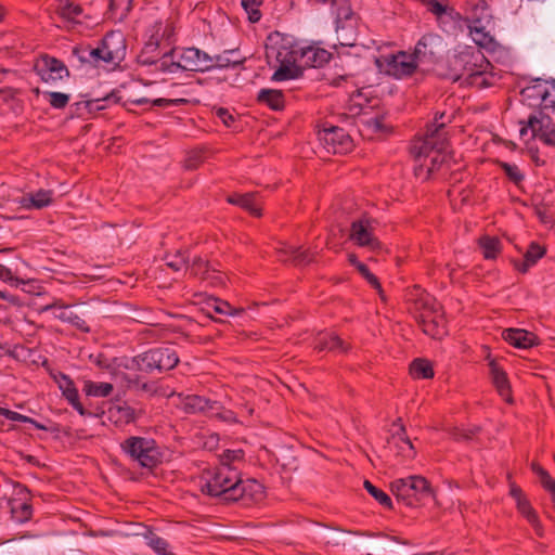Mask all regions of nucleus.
Listing matches in <instances>:
<instances>
[{
  "mask_svg": "<svg viewBox=\"0 0 555 555\" xmlns=\"http://www.w3.org/2000/svg\"><path fill=\"white\" fill-rule=\"evenodd\" d=\"M390 490L398 503L409 507H416L434 495L428 480L422 476L397 479L390 483Z\"/></svg>",
  "mask_w": 555,
  "mask_h": 555,
  "instance_id": "obj_5",
  "label": "nucleus"
},
{
  "mask_svg": "<svg viewBox=\"0 0 555 555\" xmlns=\"http://www.w3.org/2000/svg\"><path fill=\"white\" fill-rule=\"evenodd\" d=\"M314 349L319 351H335L338 353H345L349 349V345L346 344L335 333H321L315 338Z\"/></svg>",
  "mask_w": 555,
  "mask_h": 555,
  "instance_id": "obj_31",
  "label": "nucleus"
},
{
  "mask_svg": "<svg viewBox=\"0 0 555 555\" xmlns=\"http://www.w3.org/2000/svg\"><path fill=\"white\" fill-rule=\"evenodd\" d=\"M178 52L179 48L175 46L164 50L160 56L151 65L153 67L152 72L163 74H177L181 72Z\"/></svg>",
  "mask_w": 555,
  "mask_h": 555,
  "instance_id": "obj_27",
  "label": "nucleus"
},
{
  "mask_svg": "<svg viewBox=\"0 0 555 555\" xmlns=\"http://www.w3.org/2000/svg\"><path fill=\"white\" fill-rule=\"evenodd\" d=\"M486 16H488V18H493L491 10L488 7L487 2L481 1L473 8L472 15L467 20H481L482 17Z\"/></svg>",
  "mask_w": 555,
  "mask_h": 555,
  "instance_id": "obj_53",
  "label": "nucleus"
},
{
  "mask_svg": "<svg viewBox=\"0 0 555 555\" xmlns=\"http://www.w3.org/2000/svg\"><path fill=\"white\" fill-rule=\"evenodd\" d=\"M218 418L227 422V423H237V418H236V415L233 411L231 410H225V409H222L220 412H217L215 414Z\"/></svg>",
  "mask_w": 555,
  "mask_h": 555,
  "instance_id": "obj_58",
  "label": "nucleus"
},
{
  "mask_svg": "<svg viewBox=\"0 0 555 555\" xmlns=\"http://www.w3.org/2000/svg\"><path fill=\"white\" fill-rule=\"evenodd\" d=\"M178 55L181 70L202 73L211 70V55L197 48H179Z\"/></svg>",
  "mask_w": 555,
  "mask_h": 555,
  "instance_id": "obj_18",
  "label": "nucleus"
},
{
  "mask_svg": "<svg viewBox=\"0 0 555 555\" xmlns=\"http://www.w3.org/2000/svg\"><path fill=\"white\" fill-rule=\"evenodd\" d=\"M147 545L159 555H173L168 548V542L157 535L155 532L149 530L145 534Z\"/></svg>",
  "mask_w": 555,
  "mask_h": 555,
  "instance_id": "obj_45",
  "label": "nucleus"
},
{
  "mask_svg": "<svg viewBox=\"0 0 555 555\" xmlns=\"http://www.w3.org/2000/svg\"><path fill=\"white\" fill-rule=\"evenodd\" d=\"M179 405L188 414L208 413L220 409L217 401L197 395H179Z\"/></svg>",
  "mask_w": 555,
  "mask_h": 555,
  "instance_id": "obj_23",
  "label": "nucleus"
},
{
  "mask_svg": "<svg viewBox=\"0 0 555 555\" xmlns=\"http://www.w3.org/2000/svg\"><path fill=\"white\" fill-rule=\"evenodd\" d=\"M203 162H204V159H201L199 156H197V155H190L184 160V167L186 169H189V170H194V169H197Z\"/></svg>",
  "mask_w": 555,
  "mask_h": 555,
  "instance_id": "obj_60",
  "label": "nucleus"
},
{
  "mask_svg": "<svg viewBox=\"0 0 555 555\" xmlns=\"http://www.w3.org/2000/svg\"><path fill=\"white\" fill-rule=\"evenodd\" d=\"M56 307L60 309V312L56 314L57 319L74 325L75 327L85 333L90 332V327L87 324V322L80 315L74 312L68 306H63L59 305L57 302H54L53 305L48 306L47 309H52Z\"/></svg>",
  "mask_w": 555,
  "mask_h": 555,
  "instance_id": "obj_37",
  "label": "nucleus"
},
{
  "mask_svg": "<svg viewBox=\"0 0 555 555\" xmlns=\"http://www.w3.org/2000/svg\"><path fill=\"white\" fill-rule=\"evenodd\" d=\"M377 221L371 217L362 216L350 224L349 240L357 246L367 248L370 251L382 249V243L375 234Z\"/></svg>",
  "mask_w": 555,
  "mask_h": 555,
  "instance_id": "obj_12",
  "label": "nucleus"
},
{
  "mask_svg": "<svg viewBox=\"0 0 555 555\" xmlns=\"http://www.w3.org/2000/svg\"><path fill=\"white\" fill-rule=\"evenodd\" d=\"M519 134L524 138L529 131L531 138H538L544 144L555 147V124L543 109H537L528 117L527 121L520 120Z\"/></svg>",
  "mask_w": 555,
  "mask_h": 555,
  "instance_id": "obj_10",
  "label": "nucleus"
},
{
  "mask_svg": "<svg viewBox=\"0 0 555 555\" xmlns=\"http://www.w3.org/2000/svg\"><path fill=\"white\" fill-rule=\"evenodd\" d=\"M81 54L79 59L81 62H87L93 64L94 66H99L101 64H105L104 54L102 52L101 44L96 48L86 47L80 50Z\"/></svg>",
  "mask_w": 555,
  "mask_h": 555,
  "instance_id": "obj_44",
  "label": "nucleus"
},
{
  "mask_svg": "<svg viewBox=\"0 0 555 555\" xmlns=\"http://www.w3.org/2000/svg\"><path fill=\"white\" fill-rule=\"evenodd\" d=\"M164 52V49L158 47V43H153L152 41H145L141 52L138 55V63L143 66L153 65L154 61L160 56Z\"/></svg>",
  "mask_w": 555,
  "mask_h": 555,
  "instance_id": "obj_41",
  "label": "nucleus"
},
{
  "mask_svg": "<svg viewBox=\"0 0 555 555\" xmlns=\"http://www.w3.org/2000/svg\"><path fill=\"white\" fill-rule=\"evenodd\" d=\"M147 40L166 50L173 47L175 29L170 23L155 21L146 30Z\"/></svg>",
  "mask_w": 555,
  "mask_h": 555,
  "instance_id": "obj_25",
  "label": "nucleus"
},
{
  "mask_svg": "<svg viewBox=\"0 0 555 555\" xmlns=\"http://www.w3.org/2000/svg\"><path fill=\"white\" fill-rule=\"evenodd\" d=\"M546 250L538 243L532 242L527 251L524 255L522 260H514V267L520 273H527L528 270L533 267L539 259L545 255Z\"/></svg>",
  "mask_w": 555,
  "mask_h": 555,
  "instance_id": "obj_33",
  "label": "nucleus"
},
{
  "mask_svg": "<svg viewBox=\"0 0 555 555\" xmlns=\"http://www.w3.org/2000/svg\"><path fill=\"white\" fill-rule=\"evenodd\" d=\"M332 14L335 15V30L338 43L352 47L358 37V17L353 13L349 0H332Z\"/></svg>",
  "mask_w": 555,
  "mask_h": 555,
  "instance_id": "obj_9",
  "label": "nucleus"
},
{
  "mask_svg": "<svg viewBox=\"0 0 555 555\" xmlns=\"http://www.w3.org/2000/svg\"><path fill=\"white\" fill-rule=\"evenodd\" d=\"M16 494L21 498H12L8 504L12 518L20 524L28 521L33 516V506L29 502V492L26 487L17 483L15 486Z\"/></svg>",
  "mask_w": 555,
  "mask_h": 555,
  "instance_id": "obj_22",
  "label": "nucleus"
},
{
  "mask_svg": "<svg viewBox=\"0 0 555 555\" xmlns=\"http://www.w3.org/2000/svg\"><path fill=\"white\" fill-rule=\"evenodd\" d=\"M397 424L399 425V431L391 436L390 442L396 446L398 454L405 460H412L416 455L414 446L405 434V427L401 423V418H398L393 425Z\"/></svg>",
  "mask_w": 555,
  "mask_h": 555,
  "instance_id": "obj_29",
  "label": "nucleus"
},
{
  "mask_svg": "<svg viewBox=\"0 0 555 555\" xmlns=\"http://www.w3.org/2000/svg\"><path fill=\"white\" fill-rule=\"evenodd\" d=\"M211 307L216 313L225 315L233 314V308L227 301L214 299V304L211 305Z\"/></svg>",
  "mask_w": 555,
  "mask_h": 555,
  "instance_id": "obj_55",
  "label": "nucleus"
},
{
  "mask_svg": "<svg viewBox=\"0 0 555 555\" xmlns=\"http://www.w3.org/2000/svg\"><path fill=\"white\" fill-rule=\"evenodd\" d=\"M0 280L12 284L18 283V279L14 278L13 272L2 264H0Z\"/></svg>",
  "mask_w": 555,
  "mask_h": 555,
  "instance_id": "obj_59",
  "label": "nucleus"
},
{
  "mask_svg": "<svg viewBox=\"0 0 555 555\" xmlns=\"http://www.w3.org/2000/svg\"><path fill=\"white\" fill-rule=\"evenodd\" d=\"M365 490L385 508L392 509V501L390 496L382 489L375 487L371 481L365 480L363 483Z\"/></svg>",
  "mask_w": 555,
  "mask_h": 555,
  "instance_id": "obj_46",
  "label": "nucleus"
},
{
  "mask_svg": "<svg viewBox=\"0 0 555 555\" xmlns=\"http://www.w3.org/2000/svg\"><path fill=\"white\" fill-rule=\"evenodd\" d=\"M106 65H118L126 56V40L119 31H109L101 40Z\"/></svg>",
  "mask_w": 555,
  "mask_h": 555,
  "instance_id": "obj_20",
  "label": "nucleus"
},
{
  "mask_svg": "<svg viewBox=\"0 0 555 555\" xmlns=\"http://www.w3.org/2000/svg\"><path fill=\"white\" fill-rule=\"evenodd\" d=\"M132 0H109V9L112 11L118 10V9H125L128 10L131 5Z\"/></svg>",
  "mask_w": 555,
  "mask_h": 555,
  "instance_id": "obj_63",
  "label": "nucleus"
},
{
  "mask_svg": "<svg viewBox=\"0 0 555 555\" xmlns=\"http://www.w3.org/2000/svg\"><path fill=\"white\" fill-rule=\"evenodd\" d=\"M116 413L118 415V421L127 424L134 422L138 417L135 410L127 404L117 406Z\"/></svg>",
  "mask_w": 555,
  "mask_h": 555,
  "instance_id": "obj_52",
  "label": "nucleus"
},
{
  "mask_svg": "<svg viewBox=\"0 0 555 555\" xmlns=\"http://www.w3.org/2000/svg\"><path fill=\"white\" fill-rule=\"evenodd\" d=\"M244 62L245 57L241 56L237 50H225L220 54L211 55V70L235 68Z\"/></svg>",
  "mask_w": 555,
  "mask_h": 555,
  "instance_id": "obj_34",
  "label": "nucleus"
},
{
  "mask_svg": "<svg viewBox=\"0 0 555 555\" xmlns=\"http://www.w3.org/2000/svg\"><path fill=\"white\" fill-rule=\"evenodd\" d=\"M231 487L227 502H241L242 505L249 506L264 499L263 486L255 479H241L238 470Z\"/></svg>",
  "mask_w": 555,
  "mask_h": 555,
  "instance_id": "obj_13",
  "label": "nucleus"
},
{
  "mask_svg": "<svg viewBox=\"0 0 555 555\" xmlns=\"http://www.w3.org/2000/svg\"><path fill=\"white\" fill-rule=\"evenodd\" d=\"M244 456H245V453L242 449L224 450L220 454V465L219 466L237 467L235 464L243 463Z\"/></svg>",
  "mask_w": 555,
  "mask_h": 555,
  "instance_id": "obj_48",
  "label": "nucleus"
},
{
  "mask_svg": "<svg viewBox=\"0 0 555 555\" xmlns=\"http://www.w3.org/2000/svg\"><path fill=\"white\" fill-rule=\"evenodd\" d=\"M257 102L273 111H282L285 107L284 93L276 89H261L257 94Z\"/></svg>",
  "mask_w": 555,
  "mask_h": 555,
  "instance_id": "obj_35",
  "label": "nucleus"
},
{
  "mask_svg": "<svg viewBox=\"0 0 555 555\" xmlns=\"http://www.w3.org/2000/svg\"><path fill=\"white\" fill-rule=\"evenodd\" d=\"M241 3L244 10L248 13L250 22L256 23L260 20L261 13L258 8L262 3V0H242Z\"/></svg>",
  "mask_w": 555,
  "mask_h": 555,
  "instance_id": "obj_50",
  "label": "nucleus"
},
{
  "mask_svg": "<svg viewBox=\"0 0 555 555\" xmlns=\"http://www.w3.org/2000/svg\"><path fill=\"white\" fill-rule=\"evenodd\" d=\"M405 304L424 334L434 339H441L448 334L443 307L427 292L414 286L406 292Z\"/></svg>",
  "mask_w": 555,
  "mask_h": 555,
  "instance_id": "obj_3",
  "label": "nucleus"
},
{
  "mask_svg": "<svg viewBox=\"0 0 555 555\" xmlns=\"http://www.w3.org/2000/svg\"><path fill=\"white\" fill-rule=\"evenodd\" d=\"M217 116L222 120V122L227 127H230L234 122V117L225 108H218Z\"/></svg>",
  "mask_w": 555,
  "mask_h": 555,
  "instance_id": "obj_62",
  "label": "nucleus"
},
{
  "mask_svg": "<svg viewBox=\"0 0 555 555\" xmlns=\"http://www.w3.org/2000/svg\"><path fill=\"white\" fill-rule=\"evenodd\" d=\"M500 167L515 184H519L525 178L517 165L501 162Z\"/></svg>",
  "mask_w": 555,
  "mask_h": 555,
  "instance_id": "obj_51",
  "label": "nucleus"
},
{
  "mask_svg": "<svg viewBox=\"0 0 555 555\" xmlns=\"http://www.w3.org/2000/svg\"><path fill=\"white\" fill-rule=\"evenodd\" d=\"M503 338L516 348H530L537 344V336L522 328H506L503 331Z\"/></svg>",
  "mask_w": 555,
  "mask_h": 555,
  "instance_id": "obj_30",
  "label": "nucleus"
},
{
  "mask_svg": "<svg viewBox=\"0 0 555 555\" xmlns=\"http://www.w3.org/2000/svg\"><path fill=\"white\" fill-rule=\"evenodd\" d=\"M53 191L40 189L35 193H28L18 198L17 203L25 209H42L51 205Z\"/></svg>",
  "mask_w": 555,
  "mask_h": 555,
  "instance_id": "obj_28",
  "label": "nucleus"
},
{
  "mask_svg": "<svg viewBox=\"0 0 555 555\" xmlns=\"http://www.w3.org/2000/svg\"><path fill=\"white\" fill-rule=\"evenodd\" d=\"M228 202L242 207L255 217L261 216V208L254 193L235 194Z\"/></svg>",
  "mask_w": 555,
  "mask_h": 555,
  "instance_id": "obj_38",
  "label": "nucleus"
},
{
  "mask_svg": "<svg viewBox=\"0 0 555 555\" xmlns=\"http://www.w3.org/2000/svg\"><path fill=\"white\" fill-rule=\"evenodd\" d=\"M509 494L512 495V498H513L516 502H518V500H524V499H526V496H525V495H524V493H522V490H521L519 487L515 486V485H512V486H511Z\"/></svg>",
  "mask_w": 555,
  "mask_h": 555,
  "instance_id": "obj_64",
  "label": "nucleus"
},
{
  "mask_svg": "<svg viewBox=\"0 0 555 555\" xmlns=\"http://www.w3.org/2000/svg\"><path fill=\"white\" fill-rule=\"evenodd\" d=\"M114 387L111 383H95L92 380H85L82 391L90 397L106 398L111 396Z\"/></svg>",
  "mask_w": 555,
  "mask_h": 555,
  "instance_id": "obj_42",
  "label": "nucleus"
},
{
  "mask_svg": "<svg viewBox=\"0 0 555 555\" xmlns=\"http://www.w3.org/2000/svg\"><path fill=\"white\" fill-rule=\"evenodd\" d=\"M377 64L388 76L404 79L411 77L421 63L414 56V52L409 54L405 51H399L382 56V60H377Z\"/></svg>",
  "mask_w": 555,
  "mask_h": 555,
  "instance_id": "obj_11",
  "label": "nucleus"
},
{
  "mask_svg": "<svg viewBox=\"0 0 555 555\" xmlns=\"http://www.w3.org/2000/svg\"><path fill=\"white\" fill-rule=\"evenodd\" d=\"M188 260L189 255L185 250H177L173 255L168 254L165 256L166 266L173 271H180L181 269L185 268Z\"/></svg>",
  "mask_w": 555,
  "mask_h": 555,
  "instance_id": "obj_47",
  "label": "nucleus"
},
{
  "mask_svg": "<svg viewBox=\"0 0 555 555\" xmlns=\"http://www.w3.org/2000/svg\"><path fill=\"white\" fill-rule=\"evenodd\" d=\"M266 46V57L270 66H278L271 79L285 81L298 78L301 69L297 62H300L302 47H299L293 37L281 34L271 36Z\"/></svg>",
  "mask_w": 555,
  "mask_h": 555,
  "instance_id": "obj_4",
  "label": "nucleus"
},
{
  "mask_svg": "<svg viewBox=\"0 0 555 555\" xmlns=\"http://www.w3.org/2000/svg\"><path fill=\"white\" fill-rule=\"evenodd\" d=\"M490 373L492 383L495 386L499 395L508 403L513 402L511 386L506 373L498 365L496 362H490Z\"/></svg>",
  "mask_w": 555,
  "mask_h": 555,
  "instance_id": "obj_32",
  "label": "nucleus"
},
{
  "mask_svg": "<svg viewBox=\"0 0 555 555\" xmlns=\"http://www.w3.org/2000/svg\"><path fill=\"white\" fill-rule=\"evenodd\" d=\"M540 482L546 491H555V479L551 477L548 472H541Z\"/></svg>",
  "mask_w": 555,
  "mask_h": 555,
  "instance_id": "obj_57",
  "label": "nucleus"
},
{
  "mask_svg": "<svg viewBox=\"0 0 555 555\" xmlns=\"http://www.w3.org/2000/svg\"><path fill=\"white\" fill-rule=\"evenodd\" d=\"M180 102H184L182 99H176V100H169V99H155L152 101V105L159 106V107H167V106H173L179 104Z\"/></svg>",
  "mask_w": 555,
  "mask_h": 555,
  "instance_id": "obj_61",
  "label": "nucleus"
},
{
  "mask_svg": "<svg viewBox=\"0 0 555 555\" xmlns=\"http://www.w3.org/2000/svg\"><path fill=\"white\" fill-rule=\"evenodd\" d=\"M35 70L41 80L48 83H55L69 76L66 65L62 61L49 55L41 56L35 65Z\"/></svg>",
  "mask_w": 555,
  "mask_h": 555,
  "instance_id": "obj_19",
  "label": "nucleus"
},
{
  "mask_svg": "<svg viewBox=\"0 0 555 555\" xmlns=\"http://www.w3.org/2000/svg\"><path fill=\"white\" fill-rule=\"evenodd\" d=\"M319 139L327 152L333 154H346L353 146L352 139L345 129L336 126L324 128L319 132Z\"/></svg>",
  "mask_w": 555,
  "mask_h": 555,
  "instance_id": "obj_17",
  "label": "nucleus"
},
{
  "mask_svg": "<svg viewBox=\"0 0 555 555\" xmlns=\"http://www.w3.org/2000/svg\"><path fill=\"white\" fill-rule=\"evenodd\" d=\"M120 449L131 461L150 470L162 462V452L152 438L128 437L120 443Z\"/></svg>",
  "mask_w": 555,
  "mask_h": 555,
  "instance_id": "obj_6",
  "label": "nucleus"
},
{
  "mask_svg": "<svg viewBox=\"0 0 555 555\" xmlns=\"http://www.w3.org/2000/svg\"><path fill=\"white\" fill-rule=\"evenodd\" d=\"M44 96L48 98L51 107L62 109L66 107L69 102V95L62 92H43Z\"/></svg>",
  "mask_w": 555,
  "mask_h": 555,
  "instance_id": "obj_49",
  "label": "nucleus"
},
{
  "mask_svg": "<svg viewBox=\"0 0 555 555\" xmlns=\"http://www.w3.org/2000/svg\"><path fill=\"white\" fill-rule=\"evenodd\" d=\"M237 467L217 466L204 469L199 477L201 491L204 494L220 498L227 502L228 493L236 477Z\"/></svg>",
  "mask_w": 555,
  "mask_h": 555,
  "instance_id": "obj_8",
  "label": "nucleus"
},
{
  "mask_svg": "<svg viewBox=\"0 0 555 555\" xmlns=\"http://www.w3.org/2000/svg\"><path fill=\"white\" fill-rule=\"evenodd\" d=\"M492 66L485 54L470 46L455 50L441 61L436 68L439 76L452 81L463 79L479 89L491 86Z\"/></svg>",
  "mask_w": 555,
  "mask_h": 555,
  "instance_id": "obj_1",
  "label": "nucleus"
},
{
  "mask_svg": "<svg viewBox=\"0 0 555 555\" xmlns=\"http://www.w3.org/2000/svg\"><path fill=\"white\" fill-rule=\"evenodd\" d=\"M113 98V95H107L104 99L90 100L87 102V107L89 108V111L104 109L106 107L105 103L112 102Z\"/></svg>",
  "mask_w": 555,
  "mask_h": 555,
  "instance_id": "obj_56",
  "label": "nucleus"
},
{
  "mask_svg": "<svg viewBox=\"0 0 555 555\" xmlns=\"http://www.w3.org/2000/svg\"><path fill=\"white\" fill-rule=\"evenodd\" d=\"M469 36L480 48L490 53L501 51L502 46L494 38V21L488 16L481 20H467Z\"/></svg>",
  "mask_w": 555,
  "mask_h": 555,
  "instance_id": "obj_15",
  "label": "nucleus"
},
{
  "mask_svg": "<svg viewBox=\"0 0 555 555\" xmlns=\"http://www.w3.org/2000/svg\"><path fill=\"white\" fill-rule=\"evenodd\" d=\"M50 375L52 379L56 383L59 389L62 392V396L81 416L91 415V413L87 411L82 403L80 402L78 389L74 380L68 375L60 371L51 372Z\"/></svg>",
  "mask_w": 555,
  "mask_h": 555,
  "instance_id": "obj_21",
  "label": "nucleus"
},
{
  "mask_svg": "<svg viewBox=\"0 0 555 555\" xmlns=\"http://www.w3.org/2000/svg\"><path fill=\"white\" fill-rule=\"evenodd\" d=\"M524 101L539 109H555V83L543 79L534 80L521 90Z\"/></svg>",
  "mask_w": 555,
  "mask_h": 555,
  "instance_id": "obj_14",
  "label": "nucleus"
},
{
  "mask_svg": "<svg viewBox=\"0 0 555 555\" xmlns=\"http://www.w3.org/2000/svg\"><path fill=\"white\" fill-rule=\"evenodd\" d=\"M516 506L518 512L528 520V522L533 527L535 533L539 537H542V526L539 521L538 515L535 511L532 508L530 502L526 499L518 500L516 502Z\"/></svg>",
  "mask_w": 555,
  "mask_h": 555,
  "instance_id": "obj_40",
  "label": "nucleus"
},
{
  "mask_svg": "<svg viewBox=\"0 0 555 555\" xmlns=\"http://www.w3.org/2000/svg\"><path fill=\"white\" fill-rule=\"evenodd\" d=\"M179 363V356L176 350L170 347H158L150 349L131 359L128 369H135L144 373H153L154 371L164 372L172 370Z\"/></svg>",
  "mask_w": 555,
  "mask_h": 555,
  "instance_id": "obj_7",
  "label": "nucleus"
},
{
  "mask_svg": "<svg viewBox=\"0 0 555 555\" xmlns=\"http://www.w3.org/2000/svg\"><path fill=\"white\" fill-rule=\"evenodd\" d=\"M478 245L488 260L495 259L502 251V243L496 236L483 235L478 240Z\"/></svg>",
  "mask_w": 555,
  "mask_h": 555,
  "instance_id": "obj_39",
  "label": "nucleus"
},
{
  "mask_svg": "<svg viewBox=\"0 0 555 555\" xmlns=\"http://www.w3.org/2000/svg\"><path fill=\"white\" fill-rule=\"evenodd\" d=\"M189 270L192 276L206 281L211 286H218L224 283L223 275L218 270L211 268L209 262L201 257H195L192 260Z\"/></svg>",
  "mask_w": 555,
  "mask_h": 555,
  "instance_id": "obj_24",
  "label": "nucleus"
},
{
  "mask_svg": "<svg viewBox=\"0 0 555 555\" xmlns=\"http://www.w3.org/2000/svg\"><path fill=\"white\" fill-rule=\"evenodd\" d=\"M2 416H4L5 418L10 420V421H14V422H21V423H35V420L29 417V416H26V415H23L18 412H15V411H11L9 409H4L3 408V412L1 413Z\"/></svg>",
  "mask_w": 555,
  "mask_h": 555,
  "instance_id": "obj_54",
  "label": "nucleus"
},
{
  "mask_svg": "<svg viewBox=\"0 0 555 555\" xmlns=\"http://www.w3.org/2000/svg\"><path fill=\"white\" fill-rule=\"evenodd\" d=\"M410 374L414 378L427 379L434 377V369L426 359H415L410 364Z\"/></svg>",
  "mask_w": 555,
  "mask_h": 555,
  "instance_id": "obj_43",
  "label": "nucleus"
},
{
  "mask_svg": "<svg viewBox=\"0 0 555 555\" xmlns=\"http://www.w3.org/2000/svg\"><path fill=\"white\" fill-rule=\"evenodd\" d=\"M332 59V53L319 46L311 44L302 47L300 53V63L308 67H322Z\"/></svg>",
  "mask_w": 555,
  "mask_h": 555,
  "instance_id": "obj_26",
  "label": "nucleus"
},
{
  "mask_svg": "<svg viewBox=\"0 0 555 555\" xmlns=\"http://www.w3.org/2000/svg\"><path fill=\"white\" fill-rule=\"evenodd\" d=\"M55 13L64 22L79 23V17L82 15L83 9L80 4L72 0H57Z\"/></svg>",
  "mask_w": 555,
  "mask_h": 555,
  "instance_id": "obj_36",
  "label": "nucleus"
},
{
  "mask_svg": "<svg viewBox=\"0 0 555 555\" xmlns=\"http://www.w3.org/2000/svg\"><path fill=\"white\" fill-rule=\"evenodd\" d=\"M450 121V117L444 112L436 113L434 120L426 125L424 133L412 141L411 154L421 167L427 168L428 175L439 170L442 165L452 159V155L448 152L449 141L444 131Z\"/></svg>",
  "mask_w": 555,
  "mask_h": 555,
  "instance_id": "obj_2",
  "label": "nucleus"
},
{
  "mask_svg": "<svg viewBox=\"0 0 555 555\" xmlns=\"http://www.w3.org/2000/svg\"><path fill=\"white\" fill-rule=\"evenodd\" d=\"M444 49L443 38L438 34L428 33L422 36L415 44L414 56L421 64H436L438 66Z\"/></svg>",
  "mask_w": 555,
  "mask_h": 555,
  "instance_id": "obj_16",
  "label": "nucleus"
}]
</instances>
